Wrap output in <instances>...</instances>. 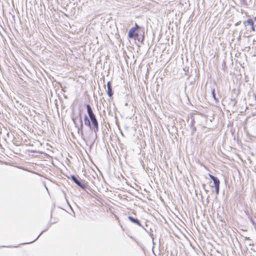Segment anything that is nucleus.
<instances>
[{
    "label": "nucleus",
    "mask_w": 256,
    "mask_h": 256,
    "mask_svg": "<svg viewBox=\"0 0 256 256\" xmlns=\"http://www.w3.org/2000/svg\"><path fill=\"white\" fill-rule=\"evenodd\" d=\"M90 120L91 122L92 123V126H94V134L96 135V136H97V132L98 131V122L97 120V119L96 118V116L94 115L92 116H89Z\"/></svg>",
    "instance_id": "2"
},
{
    "label": "nucleus",
    "mask_w": 256,
    "mask_h": 256,
    "mask_svg": "<svg viewBox=\"0 0 256 256\" xmlns=\"http://www.w3.org/2000/svg\"><path fill=\"white\" fill-rule=\"evenodd\" d=\"M140 26L136 24L135 26L132 27L128 31V36L130 38H135L138 36V34L136 33V30L138 29Z\"/></svg>",
    "instance_id": "3"
},
{
    "label": "nucleus",
    "mask_w": 256,
    "mask_h": 256,
    "mask_svg": "<svg viewBox=\"0 0 256 256\" xmlns=\"http://www.w3.org/2000/svg\"><path fill=\"white\" fill-rule=\"evenodd\" d=\"M251 29L252 31H254V25H252V26H251Z\"/></svg>",
    "instance_id": "15"
},
{
    "label": "nucleus",
    "mask_w": 256,
    "mask_h": 256,
    "mask_svg": "<svg viewBox=\"0 0 256 256\" xmlns=\"http://www.w3.org/2000/svg\"><path fill=\"white\" fill-rule=\"evenodd\" d=\"M79 120H80V125L79 126H78L76 125V122H75V120L74 119H73V122H74V124L76 125V127L77 128H78V132L79 134L81 133V134H82L83 124H82V118L81 114L80 113V114Z\"/></svg>",
    "instance_id": "6"
},
{
    "label": "nucleus",
    "mask_w": 256,
    "mask_h": 256,
    "mask_svg": "<svg viewBox=\"0 0 256 256\" xmlns=\"http://www.w3.org/2000/svg\"><path fill=\"white\" fill-rule=\"evenodd\" d=\"M71 179L72 181L76 184L78 186L82 189H85L86 188V185L83 184L80 180L76 176L74 175L71 176Z\"/></svg>",
    "instance_id": "4"
},
{
    "label": "nucleus",
    "mask_w": 256,
    "mask_h": 256,
    "mask_svg": "<svg viewBox=\"0 0 256 256\" xmlns=\"http://www.w3.org/2000/svg\"><path fill=\"white\" fill-rule=\"evenodd\" d=\"M184 71H185V72H187V71H188V68L186 67V68H184Z\"/></svg>",
    "instance_id": "14"
},
{
    "label": "nucleus",
    "mask_w": 256,
    "mask_h": 256,
    "mask_svg": "<svg viewBox=\"0 0 256 256\" xmlns=\"http://www.w3.org/2000/svg\"><path fill=\"white\" fill-rule=\"evenodd\" d=\"M128 219L132 222L142 227V228H144V226H142L141 225V224L139 220H138L137 218H133L132 216H128Z\"/></svg>",
    "instance_id": "8"
},
{
    "label": "nucleus",
    "mask_w": 256,
    "mask_h": 256,
    "mask_svg": "<svg viewBox=\"0 0 256 256\" xmlns=\"http://www.w3.org/2000/svg\"><path fill=\"white\" fill-rule=\"evenodd\" d=\"M44 230H42L40 234L37 236V238L34 240L32 242H26V243H24V244H30V243H32V242L36 241L38 238L39 236L43 233V232H44Z\"/></svg>",
    "instance_id": "13"
},
{
    "label": "nucleus",
    "mask_w": 256,
    "mask_h": 256,
    "mask_svg": "<svg viewBox=\"0 0 256 256\" xmlns=\"http://www.w3.org/2000/svg\"><path fill=\"white\" fill-rule=\"evenodd\" d=\"M214 92H215L214 88H212V97L214 99V100H216V101L218 102V100L216 98V94L214 93Z\"/></svg>",
    "instance_id": "12"
},
{
    "label": "nucleus",
    "mask_w": 256,
    "mask_h": 256,
    "mask_svg": "<svg viewBox=\"0 0 256 256\" xmlns=\"http://www.w3.org/2000/svg\"><path fill=\"white\" fill-rule=\"evenodd\" d=\"M86 108L87 109V112H88V116H92L94 115V114L93 112V111L92 110V108L90 104H86Z\"/></svg>",
    "instance_id": "10"
},
{
    "label": "nucleus",
    "mask_w": 256,
    "mask_h": 256,
    "mask_svg": "<svg viewBox=\"0 0 256 256\" xmlns=\"http://www.w3.org/2000/svg\"><path fill=\"white\" fill-rule=\"evenodd\" d=\"M107 93L109 97H112L113 95V92L112 88L111 83L110 82H107Z\"/></svg>",
    "instance_id": "7"
},
{
    "label": "nucleus",
    "mask_w": 256,
    "mask_h": 256,
    "mask_svg": "<svg viewBox=\"0 0 256 256\" xmlns=\"http://www.w3.org/2000/svg\"><path fill=\"white\" fill-rule=\"evenodd\" d=\"M244 24L246 25H250L252 26L254 25V22L252 19H248L246 21L244 22Z\"/></svg>",
    "instance_id": "11"
},
{
    "label": "nucleus",
    "mask_w": 256,
    "mask_h": 256,
    "mask_svg": "<svg viewBox=\"0 0 256 256\" xmlns=\"http://www.w3.org/2000/svg\"><path fill=\"white\" fill-rule=\"evenodd\" d=\"M84 124L85 126L89 128L90 130L94 131V126H92V123L91 122L90 120L86 115L84 117Z\"/></svg>",
    "instance_id": "5"
},
{
    "label": "nucleus",
    "mask_w": 256,
    "mask_h": 256,
    "mask_svg": "<svg viewBox=\"0 0 256 256\" xmlns=\"http://www.w3.org/2000/svg\"><path fill=\"white\" fill-rule=\"evenodd\" d=\"M245 240H250V238L248 237H245Z\"/></svg>",
    "instance_id": "16"
},
{
    "label": "nucleus",
    "mask_w": 256,
    "mask_h": 256,
    "mask_svg": "<svg viewBox=\"0 0 256 256\" xmlns=\"http://www.w3.org/2000/svg\"><path fill=\"white\" fill-rule=\"evenodd\" d=\"M209 177L212 179L214 182V184L215 188V192L216 194H219V189H220V182L218 178L217 177H216L212 174H208Z\"/></svg>",
    "instance_id": "1"
},
{
    "label": "nucleus",
    "mask_w": 256,
    "mask_h": 256,
    "mask_svg": "<svg viewBox=\"0 0 256 256\" xmlns=\"http://www.w3.org/2000/svg\"><path fill=\"white\" fill-rule=\"evenodd\" d=\"M86 108L87 109V112H88V116H92L94 115V114L93 112V111L92 110V108L90 104H86Z\"/></svg>",
    "instance_id": "9"
}]
</instances>
